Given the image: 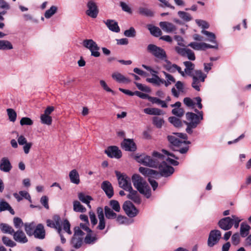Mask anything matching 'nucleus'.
Listing matches in <instances>:
<instances>
[{"label":"nucleus","instance_id":"20","mask_svg":"<svg viewBox=\"0 0 251 251\" xmlns=\"http://www.w3.org/2000/svg\"><path fill=\"white\" fill-rule=\"evenodd\" d=\"M159 25L161 28L166 33H175L176 26L173 23L169 22H160Z\"/></svg>","mask_w":251,"mask_h":251},{"label":"nucleus","instance_id":"7","mask_svg":"<svg viewBox=\"0 0 251 251\" xmlns=\"http://www.w3.org/2000/svg\"><path fill=\"white\" fill-rule=\"evenodd\" d=\"M193 78L192 87L197 91H200L201 82H204L206 75L202 73L201 70H195L191 76Z\"/></svg>","mask_w":251,"mask_h":251},{"label":"nucleus","instance_id":"14","mask_svg":"<svg viewBox=\"0 0 251 251\" xmlns=\"http://www.w3.org/2000/svg\"><path fill=\"white\" fill-rule=\"evenodd\" d=\"M87 9L86 14L92 18H96L99 13V9L96 3L93 0H90L87 3Z\"/></svg>","mask_w":251,"mask_h":251},{"label":"nucleus","instance_id":"32","mask_svg":"<svg viewBox=\"0 0 251 251\" xmlns=\"http://www.w3.org/2000/svg\"><path fill=\"white\" fill-rule=\"evenodd\" d=\"M78 198L81 202L87 204L90 208H91L90 202L93 200L92 197L87 195L83 192H79L78 193Z\"/></svg>","mask_w":251,"mask_h":251},{"label":"nucleus","instance_id":"62","mask_svg":"<svg viewBox=\"0 0 251 251\" xmlns=\"http://www.w3.org/2000/svg\"><path fill=\"white\" fill-rule=\"evenodd\" d=\"M100 83L101 87L106 92L112 93L113 94H114V92L110 89L108 85H107L105 81L103 80H100Z\"/></svg>","mask_w":251,"mask_h":251},{"label":"nucleus","instance_id":"38","mask_svg":"<svg viewBox=\"0 0 251 251\" xmlns=\"http://www.w3.org/2000/svg\"><path fill=\"white\" fill-rule=\"evenodd\" d=\"M139 14L146 17H152L154 15L153 12L146 7L141 6L138 8Z\"/></svg>","mask_w":251,"mask_h":251},{"label":"nucleus","instance_id":"43","mask_svg":"<svg viewBox=\"0 0 251 251\" xmlns=\"http://www.w3.org/2000/svg\"><path fill=\"white\" fill-rule=\"evenodd\" d=\"M58 8L57 6L52 5L50 9L46 10L44 13V16L46 19H50L53 16L57 11Z\"/></svg>","mask_w":251,"mask_h":251},{"label":"nucleus","instance_id":"64","mask_svg":"<svg viewBox=\"0 0 251 251\" xmlns=\"http://www.w3.org/2000/svg\"><path fill=\"white\" fill-rule=\"evenodd\" d=\"M233 225L235 228H237L239 226V223L242 221L241 219L237 217L236 215H233L231 216Z\"/></svg>","mask_w":251,"mask_h":251},{"label":"nucleus","instance_id":"23","mask_svg":"<svg viewBox=\"0 0 251 251\" xmlns=\"http://www.w3.org/2000/svg\"><path fill=\"white\" fill-rule=\"evenodd\" d=\"M32 235L36 239L40 240L45 239L46 231L42 224H39L36 226Z\"/></svg>","mask_w":251,"mask_h":251},{"label":"nucleus","instance_id":"22","mask_svg":"<svg viewBox=\"0 0 251 251\" xmlns=\"http://www.w3.org/2000/svg\"><path fill=\"white\" fill-rule=\"evenodd\" d=\"M97 213L99 218V224L97 229L102 230L105 227V219L104 218L103 209L100 207H99L97 209Z\"/></svg>","mask_w":251,"mask_h":251},{"label":"nucleus","instance_id":"8","mask_svg":"<svg viewBox=\"0 0 251 251\" xmlns=\"http://www.w3.org/2000/svg\"><path fill=\"white\" fill-rule=\"evenodd\" d=\"M147 50L149 52H150L155 57L162 60H164L165 61H166V63H170V62L167 61L166 60V52L162 48L158 47L153 44H150L148 46Z\"/></svg>","mask_w":251,"mask_h":251},{"label":"nucleus","instance_id":"18","mask_svg":"<svg viewBox=\"0 0 251 251\" xmlns=\"http://www.w3.org/2000/svg\"><path fill=\"white\" fill-rule=\"evenodd\" d=\"M18 144L21 146H23V150L25 154H28L32 146L31 142H27L26 138L24 135L18 136L17 137Z\"/></svg>","mask_w":251,"mask_h":251},{"label":"nucleus","instance_id":"3","mask_svg":"<svg viewBox=\"0 0 251 251\" xmlns=\"http://www.w3.org/2000/svg\"><path fill=\"white\" fill-rule=\"evenodd\" d=\"M195 111L198 114L192 112H187L186 114V118L188 121L187 122H185L187 126L186 131L190 134L193 133L192 129L196 128L198 125L200 123L201 121L203 119L202 112L199 111L197 109Z\"/></svg>","mask_w":251,"mask_h":251},{"label":"nucleus","instance_id":"33","mask_svg":"<svg viewBox=\"0 0 251 251\" xmlns=\"http://www.w3.org/2000/svg\"><path fill=\"white\" fill-rule=\"evenodd\" d=\"M98 238L97 234L94 233L91 230L87 232L86 237L84 238V242L87 244H93L95 243L97 240Z\"/></svg>","mask_w":251,"mask_h":251},{"label":"nucleus","instance_id":"57","mask_svg":"<svg viewBox=\"0 0 251 251\" xmlns=\"http://www.w3.org/2000/svg\"><path fill=\"white\" fill-rule=\"evenodd\" d=\"M110 205L113 210L117 212H120L121 208L119 203L118 201L116 200H111L110 201Z\"/></svg>","mask_w":251,"mask_h":251},{"label":"nucleus","instance_id":"41","mask_svg":"<svg viewBox=\"0 0 251 251\" xmlns=\"http://www.w3.org/2000/svg\"><path fill=\"white\" fill-rule=\"evenodd\" d=\"M82 237H77L75 235L73 236L71 240V244L74 248L76 249L80 248L82 245Z\"/></svg>","mask_w":251,"mask_h":251},{"label":"nucleus","instance_id":"35","mask_svg":"<svg viewBox=\"0 0 251 251\" xmlns=\"http://www.w3.org/2000/svg\"><path fill=\"white\" fill-rule=\"evenodd\" d=\"M126 191H128L129 192V194L127 195L128 199L131 200L134 202L137 203H139L140 202L141 199L136 191L134 190L131 187V190H126Z\"/></svg>","mask_w":251,"mask_h":251},{"label":"nucleus","instance_id":"44","mask_svg":"<svg viewBox=\"0 0 251 251\" xmlns=\"http://www.w3.org/2000/svg\"><path fill=\"white\" fill-rule=\"evenodd\" d=\"M13 49L12 44L8 40H0V50H6Z\"/></svg>","mask_w":251,"mask_h":251},{"label":"nucleus","instance_id":"26","mask_svg":"<svg viewBox=\"0 0 251 251\" xmlns=\"http://www.w3.org/2000/svg\"><path fill=\"white\" fill-rule=\"evenodd\" d=\"M12 235L15 241L17 242L24 244L28 241V239L25 233L22 230H17L16 232L14 231Z\"/></svg>","mask_w":251,"mask_h":251},{"label":"nucleus","instance_id":"10","mask_svg":"<svg viewBox=\"0 0 251 251\" xmlns=\"http://www.w3.org/2000/svg\"><path fill=\"white\" fill-rule=\"evenodd\" d=\"M54 224L56 226V230L62 229V226L65 232L68 234H72V232L70 229L71 225L69 221L67 219L64 220L62 222H61L60 218L58 215H54L53 217V220Z\"/></svg>","mask_w":251,"mask_h":251},{"label":"nucleus","instance_id":"25","mask_svg":"<svg viewBox=\"0 0 251 251\" xmlns=\"http://www.w3.org/2000/svg\"><path fill=\"white\" fill-rule=\"evenodd\" d=\"M101 188L108 198H111L114 195L113 188L111 183L108 181H104L101 184Z\"/></svg>","mask_w":251,"mask_h":251},{"label":"nucleus","instance_id":"1","mask_svg":"<svg viewBox=\"0 0 251 251\" xmlns=\"http://www.w3.org/2000/svg\"><path fill=\"white\" fill-rule=\"evenodd\" d=\"M162 152L165 155H167L168 157L166 159L164 156L163 160H162L160 162L159 165L158 166L157 168H159L160 171V176H161L165 177L169 176L174 173V169L173 167L168 165L165 160H166L169 163L174 166H177L178 164V162L177 161L170 158L169 156L175 158L176 159H178V158L176 157L174 153H170L166 150H162Z\"/></svg>","mask_w":251,"mask_h":251},{"label":"nucleus","instance_id":"51","mask_svg":"<svg viewBox=\"0 0 251 251\" xmlns=\"http://www.w3.org/2000/svg\"><path fill=\"white\" fill-rule=\"evenodd\" d=\"M40 120L42 124L48 126H50L52 123V118L51 116L41 114L40 116Z\"/></svg>","mask_w":251,"mask_h":251},{"label":"nucleus","instance_id":"17","mask_svg":"<svg viewBox=\"0 0 251 251\" xmlns=\"http://www.w3.org/2000/svg\"><path fill=\"white\" fill-rule=\"evenodd\" d=\"M196 50H205L207 49L216 48L217 46H212L204 42H191L188 45Z\"/></svg>","mask_w":251,"mask_h":251},{"label":"nucleus","instance_id":"53","mask_svg":"<svg viewBox=\"0 0 251 251\" xmlns=\"http://www.w3.org/2000/svg\"><path fill=\"white\" fill-rule=\"evenodd\" d=\"M20 125L23 126H32L33 124V121L28 117H23L20 122Z\"/></svg>","mask_w":251,"mask_h":251},{"label":"nucleus","instance_id":"30","mask_svg":"<svg viewBox=\"0 0 251 251\" xmlns=\"http://www.w3.org/2000/svg\"><path fill=\"white\" fill-rule=\"evenodd\" d=\"M108 29L114 32L118 33L120 31V28L118 25V23L113 20H107L104 21Z\"/></svg>","mask_w":251,"mask_h":251},{"label":"nucleus","instance_id":"4","mask_svg":"<svg viewBox=\"0 0 251 251\" xmlns=\"http://www.w3.org/2000/svg\"><path fill=\"white\" fill-rule=\"evenodd\" d=\"M132 181L134 186L141 194L144 195L147 198L151 196V191L148 184L139 175H133Z\"/></svg>","mask_w":251,"mask_h":251},{"label":"nucleus","instance_id":"49","mask_svg":"<svg viewBox=\"0 0 251 251\" xmlns=\"http://www.w3.org/2000/svg\"><path fill=\"white\" fill-rule=\"evenodd\" d=\"M177 14L180 18L185 22H189L192 19L191 16L186 12L179 11L177 12Z\"/></svg>","mask_w":251,"mask_h":251},{"label":"nucleus","instance_id":"16","mask_svg":"<svg viewBox=\"0 0 251 251\" xmlns=\"http://www.w3.org/2000/svg\"><path fill=\"white\" fill-rule=\"evenodd\" d=\"M123 208L126 215L129 217H134L138 214V210L134 205L129 201L124 202Z\"/></svg>","mask_w":251,"mask_h":251},{"label":"nucleus","instance_id":"58","mask_svg":"<svg viewBox=\"0 0 251 251\" xmlns=\"http://www.w3.org/2000/svg\"><path fill=\"white\" fill-rule=\"evenodd\" d=\"M169 121L176 127L181 126V123L180 120L175 117H171L169 118Z\"/></svg>","mask_w":251,"mask_h":251},{"label":"nucleus","instance_id":"24","mask_svg":"<svg viewBox=\"0 0 251 251\" xmlns=\"http://www.w3.org/2000/svg\"><path fill=\"white\" fill-rule=\"evenodd\" d=\"M121 146L126 151H134L136 146L132 139H125L121 143Z\"/></svg>","mask_w":251,"mask_h":251},{"label":"nucleus","instance_id":"52","mask_svg":"<svg viewBox=\"0 0 251 251\" xmlns=\"http://www.w3.org/2000/svg\"><path fill=\"white\" fill-rule=\"evenodd\" d=\"M7 112L9 120L12 122H14L17 117L16 112L13 109L9 108L7 109Z\"/></svg>","mask_w":251,"mask_h":251},{"label":"nucleus","instance_id":"61","mask_svg":"<svg viewBox=\"0 0 251 251\" xmlns=\"http://www.w3.org/2000/svg\"><path fill=\"white\" fill-rule=\"evenodd\" d=\"M13 223L15 227L17 228H21L24 225L22 219L18 217H15L14 218Z\"/></svg>","mask_w":251,"mask_h":251},{"label":"nucleus","instance_id":"50","mask_svg":"<svg viewBox=\"0 0 251 251\" xmlns=\"http://www.w3.org/2000/svg\"><path fill=\"white\" fill-rule=\"evenodd\" d=\"M153 124L157 128H161L164 123L163 118L155 116L152 118Z\"/></svg>","mask_w":251,"mask_h":251},{"label":"nucleus","instance_id":"40","mask_svg":"<svg viewBox=\"0 0 251 251\" xmlns=\"http://www.w3.org/2000/svg\"><path fill=\"white\" fill-rule=\"evenodd\" d=\"M104 214L107 219H113L117 216L116 213L108 206L104 207Z\"/></svg>","mask_w":251,"mask_h":251},{"label":"nucleus","instance_id":"13","mask_svg":"<svg viewBox=\"0 0 251 251\" xmlns=\"http://www.w3.org/2000/svg\"><path fill=\"white\" fill-rule=\"evenodd\" d=\"M143 67L149 70L152 75V77L151 78H147L146 79L147 81L156 86H160L161 85L163 84V79H161L158 76L155 75V74L157 73L156 71L152 70L151 67L144 64L143 65Z\"/></svg>","mask_w":251,"mask_h":251},{"label":"nucleus","instance_id":"21","mask_svg":"<svg viewBox=\"0 0 251 251\" xmlns=\"http://www.w3.org/2000/svg\"><path fill=\"white\" fill-rule=\"evenodd\" d=\"M105 152L111 158H120L122 156V152L116 146H111L108 147Z\"/></svg>","mask_w":251,"mask_h":251},{"label":"nucleus","instance_id":"37","mask_svg":"<svg viewBox=\"0 0 251 251\" xmlns=\"http://www.w3.org/2000/svg\"><path fill=\"white\" fill-rule=\"evenodd\" d=\"M147 27L152 35L158 37L162 35V31L158 27L152 25H148Z\"/></svg>","mask_w":251,"mask_h":251},{"label":"nucleus","instance_id":"42","mask_svg":"<svg viewBox=\"0 0 251 251\" xmlns=\"http://www.w3.org/2000/svg\"><path fill=\"white\" fill-rule=\"evenodd\" d=\"M73 209L75 212L83 213L86 212V209L79 201H75L73 202Z\"/></svg>","mask_w":251,"mask_h":251},{"label":"nucleus","instance_id":"45","mask_svg":"<svg viewBox=\"0 0 251 251\" xmlns=\"http://www.w3.org/2000/svg\"><path fill=\"white\" fill-rule=\"evenodd\" d=\"M0 229L4 233H9L12 234L14 233V230L13 228L6 224L1 223L0 224Z\"/></svg>","mask_w":251,"mask_h":251},{"label":"nucleus","instance_id":"59","mask_svg":"<svg viewBox=\"0 0 251 251\" xmlns=\"http://www.w3.org/2000/svg\"><path fill=\"white\" fill-rule=\"evenodd\" d=\"M196 23L199 26H201L202 28V30L207 29L209 27V25L208 24V23L203 20H196Z\"/></svg>","mask_w":251,"mask_h":251},{"label":"nucleus","instance_id":"27","mask_svg":"<svg viewBox=\"0 0 251 251\" xmlns=\"http://www.w3.org/2000/svg\"><path fill=\"white\" fill-rule=\"evenodd\" d=\"M201 33L206 36V41L211 42L213 44H214V45L213 46H216V45L217 46V48H213L214 49H216V50L218 49V47H219L217 41L216 40V36L214 33H213V32L208 31L205 30H202L201 31Z\"/></svg>","mask_w":251,"mask_h":251},{"label":"nucleus","instance_id":"55","mask_svg":"<svg viewBox=\"0 0 251 251\" xmlns=\"http://www.w3.org/2000/svg\"><path fill=\"white\" fill-rule=\"evenodd\" d=\"M116 222L119 225H128V220L125 216L119 215L116 216Z\"/></svg>","mask_w":251,"mask_h":251},{"label":"nucleus","instance_id":"60","mask_svg":"<svg viewBox=\"0 0 251 251\" xmlns=\"http://www.w3.org/2000/svg\"><path fill=\"white\" fill-rule=\"evenodd\" d=\"M187 49V48H180L178 46L175 47V50L177 53L183 57H185V53H187L186 51Z\"/></svg>","mask_w":251,"mask_h":251},{"label":"nucleus","instance_id":"46","mask_svg":"<svg viewBox=\"0 0 251 251\" xmlns=\"http://www.w3.org/2000/svg\"><path fill=\"white\" fill-rule=\"evenodd\" d=\"M25 231L27 234L29 236H31L33 234L34 230L35 228V225L34 223H25Z\"/></svg>","mask_w":251,"mask_h":251},{"label":"nucleus","instance_id":"47","mask_svg":"<svg viewBox=\"0 0 251 251\" xmlns=\"http://www.w3.org/2000/svg\"><path fill=\"white\" fill-rule=\"evenodd\" d=\"M250 228L251 227L248 225L244 223L241 224L240 226L241 236L243 237L247 236L249 234Z\"/></svg>","mask_w":251,"mask_h":251},{"label":"nucleus","instance_id":"34","mask_svg":"<svg viewBox=\"0 0 251 251\" xmlns=\"http://www.w3.org/2000/svg\"><path fill=\"white\" fill-rule=\"evenodd\" d=\"M69 176L72 183L75 184H78L79 183V175L78 172L75 169H74L70 172Z\"/></svg>","mask_w":251,"mask_h":251},{"label":"nucleus","instance_id":"39","mask_svg":"<svg viewBox=\"0 0 251 251\" xmlns=\"http://www.w3.org/2000/svg\"><path fill=\"white\" fill-rule=\"evenodd\" d=\"M144 112L146 114L151 115H161L163 114L161 110L156 108H146L144 109Z\"/></svg>","mask_w":251,"mask_h":251},{"label":"nucleus","instance_id":"6","mask_svg":"<svg viewBox=\"0 0 251 251\" xmlns=\"http://www.w3.org/2000/svg\"><path fill=\"white\" fill-rule=\"evenodd\" d=\"M187 134L182 133H174L173 135L168 136L169 142L172 145L178 147H181L183 144H190V142L187 141Z\"/></svg>","mask_w":251,"mask_h":251},{"label":"nucleus","instance_id":"12","mask_svg":"<svg viewBox=\"0 0 251 251\" xmlns=\"http://www.w3.org/2000/svg\"><path fill=\"white\" fill-rule=\"evenodd\" d=\"M221 232L218 229L212 230L209 234L207 240V245L209 247H212L218 243L221 238Z\"/></svg>","mask_w":251,"mask_h":251},{"label":"nucleus","instance_id":"28","mask_svg":"<svg viewBox=\"0 0 251 251\" xmlns=\"http://www.w3.org/2000/svg\"><path fill=\"white\" fill-rule=\"evenodd\" d=\"M175 87L172 88L171 91L173 96L177 98L181 93L184 92V85L182 82L178 81L176 82Z\"/></svg>","mask_w":251,"mask_h":251},{"label":"nucleus","instance_id":"31","mask_svg":"<svg viewBox=\"0 0 251 251\" xmlns=\"http://www.w3.org/2000/svg\"><path fill=\"white\" fill-rule=\"evenodd\" d=\"M12 169L10 161L7 157H3L0 162V170L4 172H9Z\"/></svg>","mask_w":251,"mask_h":251},{"label":"nucleus","instance_id":"2","mask_svg":"<svg viewBox=\"0 0 251 251\" xmlns=\"http://www.w3.org/2000/svg\"><path fill=\"white\" fill-rule=\"evenodd\" d=\"M152 157L146 155L145 154H141L139 156H136V161L145 166L152 168H157L161 161L163 160L164 155L160 153L154 151L152 153Z\"/></svg>","mask_w":251,"mask_h":251},{"label":"nucleus","instance_id":"48","mask_svg":"<svg viewBox=\"0 0 251 251\" xmlns=\"http://www.w3.org/2000/svg\"><path fill=\"white\" fill-rule=\"evenodd\" d=\"M164 74L165 75V78L166 79V81L163 79V84H164L166 87H168L169 85H171L172 83L175 82V78L171 75L164 72Z\"/></svg>","mask_w":251,"mask_h":251},{"label":"nucleus","instance_id":"36","mask_svg":"<svg viewBox=\"0 0 251 251\" xmlns=\"http://www.w3.org/2000/svg\"><path fill=\"white\" fill-rule=\"evenodd\" d=\"M8 210L12 215L15 214L14 210L12 208L8 202L2 199L0 200V211Z\"/></svg>","mask_w":251,"mask_h":251},{"label":"nucleus","instance_id":"54","mask_svg":"<svg viewBox=\"0 0 251 251\" xmlns=\"http://www.w3.org/2000/svg\"><path fill=\"white\" fill-rule=\"evenodd\" d=\"M2 241L4 245L10 247H13L16 245L15 242L6 236L2 237Z\"/></svg>","mask_w":251,"mask_h":251},{"label":"nucleus","instance_id":"9","mask_svg":"<svg viewBox=\"0 0 251 251\" xmlns=\"http://www.w3.org/2000/svg\"><path fill=\"white\" fill-rule=\"evenodd\" d=\"M115 173L118 180L119 186L126 191L131 190L132 186L130 177L118 171H116Z\"/></svg>","mask_w":251,"mask_h":251},{"label":"nucleus","instance_id":"5","mask_svg":"<svg viewBox=\"0 0 251 251\" xmlns=\"http://www.w3.org/2000/svg\"><path fill=\"white\" fill-rule=\"evenodd\" d=\"M139 171L143 175L148 177L149 181L153 190H155L158 186V183L152 178L158 179L160 177L159 173L156 171L143 167H140Z\"/></svg>","mask_w":251,"mask_h":251},{"label":"nucleus","instance_id":"15","mask_svg":"<svg viewBox=\"0 0 251 251\" xmlns=\"http://www.w3.org/2000/svg\"><path fill=\"white\" fill-rule=\"evenodd\" d=\"M185 68L184 71L181 70L180 67L177 66L176 64H173V69L176 70L182 76H184L185 75L192 76L195 70H194V64H184Z\"/></svg>","mask_w":251,"mask_h":251},{"label":"nucleus","instance_id":"19","mask_svg":"<svg viewBox=\"0 0 251 251\" xmlns=\"http://www.w3.org/2000/svg\"><path fill=\"white\" fill-rule=\"evenodd\" d=\"M218 225L224 230L230 229L233 226L232 217H227L222 218L218 222Z\"/></svg>","mask_w":251,"mask_h":251},{"label":"nucleus","instance_id":"11","mask_svg":"<svg viewBox=\"0 0 251 251\" xmlns=\"http://www.w3.org/2000/svg\"><path fill=\"white\" fill-rule=\"evenodd\" d=\"M82 45L91 51L92 56L96 57L100 56V53L99 51L100 48L93 40L85 39L83 40Z\"/></svg>","mask_w":251,"mask_h":251},{"label":"nucleus","instance_id":"63","mask_svg":"<svg viewBox=\"0 0 251 251\" xmlns=\"http://www.w3.org/2000/svg\"><path fill=\"white\" fill-rule=\"evenodd\" d=\"M186 52L187 53H185V57H187L189 60L191 61H194L195 60V55L193 51L188 49Z\"/></svg>","mask_w":251,"mask_h":251},{"label":"nucleus","instance_id":"56","mask_svg":"<svg viewBox=\"0 0 251 251\" xmlns=\"http://www.w3.org/2000/svg\"><path fill=\"white\" fill-rule=\"evenodd\" d=\"M124 34L127 37H134L136 35V31L133 27H130L129 29L125 30Z\"/></svg>","mask_w":251,"mask_h":251},{"label":"nucleus","instance_id":"29","mask_svg":"<svg viewBox=\"0 0 251 251\" xmlns=\"http://www.w3.org/2000/svg\"><path fill=\"white\" fill-rule=\"evenodd\" d=\"M112 77L118 83L127 84L130 82V80L127 77L118 72L113 73L112 75Z\"/></svg>","mask_w":251,"mask_h":251}]
</instances>
